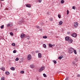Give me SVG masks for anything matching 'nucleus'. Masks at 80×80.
Instances as JSON below:
<instances>
[{
	"label": "nucleus",
	"instance_id": "f257e3e1",
	"mask_svg": "<svg viewBox=\"0 0 80 80\" xmlns=\"http://www.w3.org/2000/svg\"><path fill=\"white\" fill-rule=\"evenodd\" d=\"M73 51H74V49L73 48H70L69 49V53H72L73 52Z\"/></svg>",
	"mask_w": 80,
	"mask_h": 80
},
{
	"label": "nucleus",
	"instance_id": "f03ea898",
	"mask_svg": "<svg viewBox=\"0 0 80 80\" xmlns=\"http://www.w3.org/2000/svg\"><path fill=\"white\" fill-rule=\"evenodd\" d=\"M44 69L45 67H42L39 69V72H42V71H43V70Z\"/></svg>",
	"mask_w": 80,
	"mask_h": 80
},
{
	"label": "nucleus",
	"instance_id": "7ed1b4c3",
	"mask_svg": "<svg viewBox=\"0 0 80 80\" xmlns=\"http://www.w3.org/2000/svg\"><path fill=\"white\" fill-rule=\"evenodd\" d=\"M78 26V22H75L74 23V27L75 28H77V27Z\"/></svg>",
	"mask_w": 80,
	"mask_h": 80
},
{
	"label": "nucleus",
	"instance_id": "20e7f679",
	"mask_svg": "<svg viewBox=\"0 0 80 80\" xmlns=\"http://www.w3.org/2000/svg\"><path fill=\"white\" fill-rule=\"evenodd\" d=\"M32 59V56L31 55L29 54L28 56V60H30Z\"/></svg>",
	"mask_w": 80,
	"mask_h": 80
},
{
	"label": "nucleus",
	"instance_id": "39448f33",
	"mask_svg": "<svg viewBox=\"0 0 80 80\" xmlns=\"http://www.w3.org/2000/svg\"><path fill=\"white\" fill-rule=\"evenodd\" d=\"M72 36L73 37H76L77 36V34L76 33H73L72 34Z\"/></svg>",
	"mask_w": 80,
	"mask_h": 80
},
{
	"label": "nucleus",
	"instance_id": "423d86ee",
	"mask_svg": "<svg viewBox=\"0 0 80 80\" xmlns=\"http://www.w3.org/2000/svg\"><path fill=\"white\" fill-rule=\"evenodd\" d=\"M25 36V34H23V33L21 34V37L22 38H23Z\"/></svg>",
	"mask_w": 80,
	"mask_h": 80
},
{
	"label": "nucleus",
	"instance_id": "0eeeda50",
	"mask_svg": "<svg viewBox=\"0 0 80 80\" xmlns=\"http://www.w3.org/2000/svg\"><path fill=\"white\" fill-rule=\"evenodd\" d=\"M38 58H42V54L40 53H38Z\"/></svg>",
	"mask_w": 80,
	"mask_h": 80
},
{
	"label": "nucleus",
	"instance_id": "6e6552de",
	"mask_svg": "<svg viewBox=\"0 0 80 80\" xmlns=\"http://www.w3.org/2000/svg\"><path fill=\"white\" fill-rule=\"evenodd\" d=\"M10 69L12 71H15V68L13 67H12L10 68Z\"/></svg>",
	"mask_w": 80,
	"mask_h": 80
},
{
	"label": "nucleus",
	"instance_id": "1a4fd4ad",
	"mask_svg": "<svg viewBox=\"0 0 80 80\" xmlns=\"http://www.w3.org/2000/svg\"><path fill=\"white\" fill-rule=\"evenodd\" d=\"M68 42L69 43H72V42H73V40L71 38H70L68 40Z\"/></svg>",
	"mask_w": 80,
	"mask_h": 80
},
{
	"label": "nucleus",
	"instance_id": "9d476101",
	"mask_svg": "<svg viewBox=\"0 0 80 80\" xmlns=\"http://www.w3.org/2000/svg\"><path fill=\"white\" fill-rule=\"evenodd\" d=\"M70 38L67 37H66L65 38V39L66 40H67V41H68L70 39Z\"/></svg>",
	"mask_w": 80,
	"mask_h": 80
},
{
	"label": "nucleus",
	"instance_id": "9b49d317",
	"mask_svg": "<svg viewBox=\"0 0 80 80\" xmlns=\"http://www.w3.org/2000/svg\"><path fill=\"white\" fill-rule=\"evenodd\" d=\"M30 68H33L35 67V66L33 64H32L30 65Z\"/></svg>",
	"mask_w": 80,
	"mask_h": 80
},
{
	"label": "nucleus",
	"instance_id": "f8f14e48",
	"mask_svg": "<svg viewBox=\"0 0 80 80\" xmlns=\"http://www.w3.org/2000/svg\"><path fill=\"white\" fill-rule=\"evenodd\" d=\"M49 47H53V46H55V45L54 44L52 45L51 44H49Z\"/></svg>",
	"mask_w": 80,
	"mask_h": 80
},
{
	"label": "nucleus",
	"instance_id": "ddd939ff",
	"mask_svg": "<svg viewBox=\"0 0 80 80\" xmlns=\"http://www.w3.org/2000/svg\"><path fill=\"white\" fill-rule=\"evenodd\" d=\"M26 7H28V8H30L31 5L30 4H27L26 5Z\"/></svg>",
	"mask_w": 80,
	"mask_h": 80
},
{
	"label": "nucleus",
	"instance_id": "4468645a",
	"mask_svg": "<svg viewBox=\"0 0 80 80\" xmlns=\"http://www.w3.org/2000/svg\"><path fill=\"white\" fill-rule=\"evenodd\" d=\"M72 64L73 65H76V62L75 61H73L72 62Z\"/></svg>",
	"mask_w": 80,
	"mask_h": 80
},
{
	"label": "nucleus",
	"instance_id": "2eb2a0df",
	"mask_svg": "<svg viewBox=\"0 0 80 80\" xmlns=\"http://www.w3.org/2000/svg\"><path fill=\"white\" fill-rule=\"evenodd\" d=\"M0 69H1V70H2L3 71H5V67H3L0 68Z\"/></svg>",
	"mask_w": 80,
	"mask_h": 80
},
{
	"label": "nucleus",
	"instance_id": "dca6fc26",
	"mask_svg": "<svg viewBox=\"0 0 80 80\" xmlns=\"http://www.w3.org/2000/svg\"><path fill=\"white\" fill-rule=\"evenodd\" d=\"M62 58H63V56H62L60 57H59L58 58L59 60H61V59H62Z\"/></svg>",
	"mask_w": 80,
	"mask_h": 80
},
{
	"label": "nucleus",
	"instance_id": "f3484780",
	"mask_svg": "<svg viewBox=\"0 0 80 80\" xmlns=\"http://www.w3.org/2000/svg\"><path fill=\"white\" fill-rule=\"evenodd\" d=\"M5 73L6 75H9V74H10V72H6Z\"/></svg>",
	"mask_w": 80,
	"mask_h": 80
},
{
	"label": "nucleus",
	"instance_id": "a211bd4d",
	"mask_svg": "<svg viewBox=\"0 0 80 80\" xmlns=\"http://www.w3.org/2000/svg\"><path fill=\"white\" fill-rule=\"evenodd\" d=\"M63 23V22L61 21L59 22V25H61Z\"/></svg>",
	"mask_w": 80,
	"mask_h": 80
},
{
	"label": "nucleus",
	"instance_id": "6ab92c4d",
	"mask_svg": "<svg viewBox=\"0 0 80 80\" xmlns=\"http://www.w3.org/2000/svg\"><path fill=\"white\" fill-rule=\"evenodd\" d=\"M43 47H44V48H47L46 45H45V44H44L43 45Z\"/></svg>",
	"mask_w": 80,
	"mask_h": 80
},
{
	"label": "nucleus",
	"instance_id": "aec40b11",
	"mask_svg": "<svg viewBox=\"0 0 80 80\" xmlns=\"http://www.w3.org/2000/svg\"><path fill=\"white\" fill-rule=\"evenodd\" d=\"M74 60L75 61H76V62H77L78 61V58L77 57H76L75 58Z\"/></svg>",
	"mask_w": 80,
	"mask_h": 80
},
{
	"label": "nucleus",
	"instance_id": "412c9836",
	"mask_svg": "<svg viewBox=\"0 0 80 80\" xmlns=\"http://www.w3.org/2000/svg\"><path fill=\"white\" fill-rule=\"evenodd\" d=\"M1 80H5V77H2L1 78Z\"/></svg>",
	"mask_w": 80,
	"mask_h": 80
},
{
	"label": "nucleus",
	"instance_id": "4be33fe9",
	"mask_svg": "<svg viewBox=\"0 0 80 80\" xmlns=\"http://www.w3.org/2000/svg\"><path fill=\"white\" fill-rule=\"evenodd\" d=\"M64 0H62L61 1L60 3H64Z\"/></svg>",
	"mask_w": 80,
	"mask_h": 80
},
{
	"label": "nucleus",
	"instance_id": "5701e85b",
	"mask_svg": "<svg viewBox=\"0 0 80 80\" xmlns=\"http://www.w3.org/2000/svg\"><path fill=\"white\" fill-rule=\"evenodd\" d=\"M13 35H14V34H13V32H10V35H11V36H13Z\"/></svg>",
	"mask_w": 80,
	"mask_h": 80
},
{
	"label": "nucleus",
	"instance_id": "b1692460",
	"mask_svg": "<svg viewBox=\"0 0 80 80\" xmlns=\"http://www.w3.org/2000/svg\"><path fill=\"white\" fill-rule=\"evenodd\" d=\"M4 27V25H2L1 26V29H3V28Z\"/></svg>",
	"mask_w": 80,
	"mask_h": 80
},
{
	"label": "nucleus",
	"instance_id": "393cba45",
	"mask_svg": "<svg viewBox=\"0 0 80 80\" xmlns=\"http://www.w3.org/2000/svg\"><path fill=\"white\" fill-rule=\"evenodd\" d=\"M43 38H47V36H45L43 37Z\"/></svg>",
	"mask_w": 80,
	"mask_h": 80
},
{
	"label": "nucleus",
	"instance_id": "a878e982",
	"mask_svg": "<svg viewBox=\"0 0 80 80\" xmlns=\"http://www.w3.org/2000/svg\"><path fill=\"white\" fill-rule=\"evenodd\" d=\"M73 52H74L75 54H77V51H76V50H74Z\"/></svg>",
	"mask_w": 80,
	"mask_h": 80
},
{
	"label": "nucleus",
	"instance_id": "bb28decb",
	"mask_svg": "<svg viewBox=\"0 0 80 80\" xmlns=\"http://www.w3.org/2000/svg\"><path fill=\"white\" fill-rule=\"evenodd\" d=\"M58 18H61V15H60V14H58Z\"/></svg>",
	"mask_w": 80,
	"mask_h": 80
},
{
	"label": "nucleus",
	"instance_id": "cd10ccee",
	"mask_svg": "<svg viewBox=\"0 0 80 80\" xmlns=\"http://www.w3.org/2000/svg\"><path fill=\"white\" fill-rule=\"evenodd\" d=\"M53 62L54 63H55V64H56V63H57V61H55V60H53Z\"/></svg>",
	"mask_w": 80,
	"mask_h": 80
},
{
	"label": "nucleus",
	"instance_id": "c85d7f7f",
	"mask_svg": "<svg viewBox=\"0 0 80 80\" xmlns=\"http://www.w3.org/2000/svg\"><path fill=\"white\" fill-rule=\"evenodd\" d=\"M67 15H68V14L69 13V11L67 10Z\"/></svg>",
	"mask_w": 80,
	"mask_h": 80
},
{
	"label": "nucleus",
	"instance_id": "c756f323",
	"mask_svg": "<svg viewBox=\"0 0 80 80\" xmlns=\"http://www.w3.org/2000/svg\"><path fill=\"white\" fill-rule=\"evenodd\" d=\"M43 75L44 77H47V75H46L45 74V73L43 74Z\"/></svg>",
	"mask_w": 80,
	"mask_h": 80
},
{
	"label": "nucleus",
	"instance_id": "7c9ffc66",
	"mask_svg": "<svg viewBox=\"0 0 80 80\" xmlns=\"http://www.w3.org/2000/svg\"><path fill=\"white\" fill-rule=\"evenodd\" d=\"M12 46H13L14 47H15V43H12Z\"/></svg>",
	"mask_w": 80,
	"mask_h": 80
},
{
	"label": "nucleus",
	"instance_id": "2f4dec72",
	"mask_svg": "<svg viewBox=\"0 0 80 80\" xmlns=\"http://www.w3.org/2000/svg\"><path fill=\"white\" fill-rule=\"evenodd\" d=\"M18 60H19V58H17L15 59V61H18Z\"/></svg>",
	"mask_w": 80,
	"mask_h": 80
},
{
	"label": "nucleus",
	"instance_id": "473e14b6",
	"mask_svg": "<svg viewBox=\"0 0 80 80\" xmlns=\"http://www.w3.org/2000/svg\"><path fill=\"white\" fill-rule=\"evenodd\" d=\"M30 38L29 36H28L27 37V39H28V40H29Z\"/></svg>",
	"mask_w": 80,
	"mask_h": 80
},
{
	"label": "nucleus",
	"instance_id": "72a5a7b5",
	"mask_svg": "<svg viewBox=\"0 0 80 80\" xmlns=\"http://www.w3.org/2000/svg\"><path fill=\"white\" fill-rule=\"evenodd\" d=\"M20 73H24V71H21L20 72Z\"/></svg>",
	"mask_w": 80,
	"mask_h": 80
},
{
	"label": "nucleus",
	"instance_id": "f704fd0d",
	"mask_svg": "<svg viewBox=\"0 0 80 80\" xmlns=\"http://www.w3.org/2000/svg\"><path fill=\"white\" fill-rule=\"evenodd\" d=\"M17 52V51H16V50H14L13 51V53H16Z\"/></svg>",
	"mask_w": 80,
	"mask_h": 80
},
{
	"label": "nucleus",
	"instance_id": "c9c22d12",
	"mask_svg": "<svg viewBox=\"0 0 80 80\" xmlns=\"http://www.w3.org/2000/svg\"><path fill=\"white\" fill-rule=\"evenodd\" d=\"M72 9H74V10H75V7L73 6L72 8Z\"/></svg>",
	"mask_w": 80,
	"mask_h": 80
},
{
	"label": "nucleus",
	"instance_id": "e433bc0d",
	"mask_svg": "<svg viewBox=\"0 0 80 80\" xmlns=\"http://www.w3.org/2000/svg\"><path fill=\"white\" fill-rule=\"evenodd\" d=\"M36 28H38L39 29H40V28L38 26H36Z\"/></svg>",
	"mask_w": 80,
	"mask_h": 80
},
{
	"label": "nucleus",
	"instance_id": "4c0bfd02",
	"mask_svg": "<svg viewBox=\"0 0 80 80\" xmlns=\"http://www.w3.org/2000/svg\"><path fill=\"white\" fill-rule=\"evenodd\" d=\"M40 52V51H39V50L36 51H35V52L36 53H38V52Z\"/></svg>",
	"mask_w": 80,
	"mask_h": 80
},
{
	"label": "nucleus",
	"instance_id": "58836bf2",
	"mask_svg": "<svg viewBox=\"0 0 80 80\" xmlns=\"http://www.w3.org/2000/svg\"><path fill=\"white\" fill-rule=\"evenodd\" d=\"M50 20H53V18H50L49 19Z\"/></svg>",
	"mask_w": 80,
	"mask_h": 80
},
{
	"label": "nucleus",
	"instance_id": "ea45409f",
	"mask_svg": "<svg viewBox=\"0 0 80 80\" xmlns=\"http://www.w3.org/2000/svg\"><path fill=\"white\" fill-rule=\"evenodd\" d=\"M68 77H67L66 78H65V80H68Z\"/></svg>",
	"mask_w": 80,
	"mask_h": 80
},
{
	"label": "nucleus",
	"instance_id": "a19ab883",
	"mask_svg": "<svg viewBox=\"0 0 80 80\" xmlns=\"http://www.w3.org/2000/svg\"><path fill=\"white\" fill-rule=\"evenodd\" d=\"M77 77H80V74H78L77 76Z\"/></svg>",
	"mask_w": 80,
	"mask_h": 80
},
{
	"label": "nucleus",
	"instance_id": "79ce46f5",
	"mask_svg": "<svg viewBox=\"0 0 80 80\" xmlns=\"http://www.w3.org/2000/svg\"><path fill=\"white\" fill-rule=\"evenodd\" d=\"M39 0V3H41V2H42V0Z\"/></svg>",
	"mask_w": 80,
	"mask_h": 80
},
{
	"label": "nucleus",
	"instance_id": "37998d69",
	"mask_svg": "<svg viewBox=\"0 0 80 80\" xmlns=\"http://www.w3.org/2000/svg\"><path fill=\"white\" fill-rule=\"evenodd\" d=\"M28 15H29V16L30 15V13H28Z\"/></svg>",
	"mask_w": 80,
	"mask_h": 80
},
{
	"label": "nucleus",
	"instance_id": "c03bdc74",
	"mask_svg": "<svg viewBox=\"0 0 80 80\" xmlns=\"http://www.w3.org/2000/svg\"><path fill=\"white\" fill-rule=\"evenodd\" d=\"M9 26H10V24H8L7 25V26H8V27H9Z\"/></svg>",
	"mask_w": 80,
	"mask_h": 80
},
{
	"label": "nucleus",
	"instance_id": "a18cd8bd",
	"mask_svg": "<svg viewBox=\"0 0 80 80\" xmlns=\"http://www.w3.org/2000/svg\"><path fill=\"white\" fill-rule=\"evenodd\" d=\"M12 26H13V24H11V27H12Z\"/></svg>",
	"mask_w": 80,
	"mask_h": 80
},
{
	"label": "nucleus",
	"instance_id": "49530a36",
	"mask_svg": "<svg viewBox=\"0 0 80 80\" xmlns=\"http://www.w3.org/2000/svg\"><path fill=\"white\" fill-rule=\"evenodd\" d=\"M68 34H70V32H68Z\"/></svg>",
	"mask_w": 80,
	"mask_h": 80
},
{
	"label": "nucleus",
	"instance_id": "de8ad7c7",
	"mask_svg": "<svg viewBox=\"0 0 80 80\" xmlns=\"http://www.w3.org/2000/svg\"><path fill=\"white\" fill-rule=\"evenodd\" d=\"M1 1H3L4 0H1Z\"/></svg>",
	"mask_w": 80,
	"mask_h": 80
},
{
	"label": "nucleus",
	"instance_id": "09e8293b",
	"mask_svg": "<svg viewBox=\"0 0 80 80\" xmlns=\"http://www.w3.org/2000/svg\"><path fill=\"white\" fill-rule=\"evenodd\" d=\"M40 30H42V29H40Z\"/></svg>",
	"mask_w": 80,
	"mask_h": 80
}]
</instances>
